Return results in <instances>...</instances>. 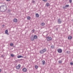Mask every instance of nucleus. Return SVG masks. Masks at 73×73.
<instances>
[{
    "label": "nucleus",
    "instance_id": "nucleus-1",
    "mask_svg": "<svg viewBox=\"0 0 73 73\" xmlns=\"http://www.w3.org/2000/svg\"><path fill=\"white\" fill-rule=\"evenodd\" d=\"M7 6L5 5H2L0 6V11H2L3 12L7 10Z\"/></svg>",
    "mask_w": 73,
    "mask_h": 73
},
{
    "label": "nucleus",
    "instance_id": "nucleus-2",
    "mask_svg": "<svg viewBox=\"0 0 73 73\" xmlns=\"http://www.w3.org/2000/svg\"><path fill=\"white\" fill-rule=\"evenodd\" d=\"M46 51V49L44 48L43 49L40 50L39 52V53H40V54H43L44 53V52Z\"/></svg>",
    "mask_w": 73,
    "mask_h": 73
},
{
    "label": "nucleus",
    "instance_id": "nucleus-3",
    "mask_svg": "<svg viewBox=\"0 0 73 73\" xmlns=\"http://www.w3.org/2000/svg\"><path fill=\"white\" fill-rule=\"evenodd\" d=\"M57 52L59 53H61L62 52V50L61 48L58 49L57 50Z\"/></svg>",
    "mask_w": 73,
    "mask_h": 73
},
{
    "label": "nucleus",
    "instance_id": "nucleus-4",
    "mask_svg": "<svg viewBox=\"0 0 73 73\" xmlns=\"http://www.w3.org/2000/svg\"><path fill=\"white\" fill-rule=\"evenodd\" d=\"M47 40L48 41H52V39L51 37L48 36L47 37Z\"/></svg>",
    "mask_w": 73,
    "mask_h": 73
},
{
    "label": "nucleus",
    "instance_id": "nucleus-5",
    "mask_svg": "<svg viewBox=\"0 0 73 73\" xmlns=\"http://www.w3.org/2000/svg\"><path fill=\"white\" fill-rule=\"evenodd\" d=\"M30 39L31 41H33L34 40H35L34 37L33 36V35H31V37L30 38Z\"/></svg>",
    "mask_w": 73,
    "mask_h": 73
},
{
    "label": "nucleus",
    "instance_id": "nucleus-6",
    "mask_svg": "<svg viewBox=\"0 0 73 73\" xmlns=\"http://www.w3.org/2000/svg\"><path fill=\"white\" fill-rule=\"evenodd\" d=\"M62 22V21L60 19H59L58 20V24H61Z\"/></svg>",
    "mask_w": 73,
    "mask_h": 73
},
{
    "label": "nucleus",
    "instance_id": "nucleus-7",
    "mask_svg": "<svg viewBox=\"0 0 73 73\" xmlns=\"http://www.w3.org/2000/svg\"><path fill=\"white\" fill-rule=\"evenodd\" d=\"M20 67H21V65L20 64H19L18 65L16 66V68L17 69H19L20 68Z\"/></svg>",
    "mask_w": 73,
    "mask_h": 73
},
{
    "label": "nucleus",
    "instance_id": "nucleus-8",
    "mask_svg": "<svg viewBox=\"0 0 73 73\" xmlns=\"http://www.w3.org/2000/svg\"><path fill=\"white\" fill-rule=\"evenodd\" d=\"M68 40H71L72 38V37L70 35L68 36Z\"/></svg>",
    "mask_w": 73,
    "mask_h": 73
},
{
    "label": "nucleus",
    "instance_id": "nucleus-9",
    "mask_svg": "<svg viewBox=\"0 0 73 73\" xmlns=\"http://www.w3.org/2000/svg\"><path fill=\"white\" fill-rule=\"evenodd\" d=\"M17 19H14L13 20L14 23H17Z\"/></svg>",
    "mask_w": 73,
    "mask_h": 73
},
{
    "label": "nucleus",
    "instance_id": "nucleus-10",
    "mask_svg": "<svg viewBox=\"0 0 73 73\" xmlns=\"http://www.w3.org/2000/svg\"><path fill=\"white\" fill-rule=\"evenodd\" d=\"M22 70H23L24 72H25L27 71V69L24 68Z\"/></svg>",
    "mask_w": 73,
    "mask_h": 73
},
{
    "label": "nucleus",
    "instance_id": "nucleus-11",
    "mask_svg": "<svg viewBox=\"0 0 73 73\" xmlns=\"http://www.w3.org/2000/svg\"><path fill=\"white\" fill-rule=\"evenodd\" d=\"M8 32V30H6L5 31V34H6V35H9V34Z\"/></svg>",
    "mask_w": 73,
    "mask_h": 73
},
{
    "label": "nucleus",
    "instance_id": "nucleus-12",
    "mask_svg": "<svg viewBox=\"0 0 73 73\" xmlns=\"http://www.w3.org/2000/svg\"><path fill=\"white\" fill-rule=\"evenodd\" d=\"M24 57L22 56L21 55H19L18 56H17V58H23Z\"/></svg>",
    "mask_w": 73,
    "mask_h": 73
},
{
    "label": "nucleus",
    "instance_id": "nucleus-13",
    "mask_svg": "<svg viewBox=\"0 0 73 73\" xmlns=\"http://www.w3.org/2000/svg\"><path fill=\"white\" fill-rule=\"evenodd\" d=\"M42 65H44V64H45V61H44V60H42Z\"/></svg>",
    "mask_w": 73,
    "mask_h": 73
},
{
    "label": "nucleus",
    "instance_id": "nucleus-14",
    "mask_svg": "<svg viewBox=\"0 0 73 73\" xmlns=\"http://www.w3.org/2000/svg\"><path fill=\"white\" fill-rule=\"evenodd\" d=\"M34 39H36V38H37V36L36 35H35L34 36Z\"/></svg>",
    "mask_w": 73,
    "mask_h": 73
},
{
    "label": "nucleus",
    "instance_id": "nucleus-15",
    "mask_svg": "<svg viewBox=\"0 0 73 73\" xmlns=\"http://www.w3.org/2000/svg\"><path fill=\"white\" fill-rule=\"evenodd\" d=\"M49 5H50L49 3H47L46 4V7H49Z\"/></svg>",
    "mask_w": 73,
    "mask_h": 73
},
{
    "label": "nucleus",
    "instance_id": "nucleus-16",
    "mask_svg": "<svg viewBox=\"0 0 73 73\" xmlns=\"http://www.w3.org/2000/svg\"><path fill=\"white\" fill-rule=\"evenodd\" d=\"M27 19L28 20H31V17L29 16L27 17Z\"/></svg>",
    "mask_w": 73,
    "mask_h": 73
},
{
    "label": "nucleus",
    "instance_id": "nucleus-17",
    "mask_svg": "<svg viewBox=\"0 0 73 73\" xmlns=\"http://www.w3.org/2000/svg\"><path fill=\"white\" fill-rule=\"evenodd\" d=\"M41 25L42 26H44L45 25V23H41Z\"/></svg>",
    "mask_w": 73,
    "mask_h": 73
},
{
    "label": "nucleus",
    "instance_id": "nucleus-18",
    "mask_svg": "<svg viewBox=\"0 0 73 73\" xmlns=\"http://www.w3.org/2000/svg\"><path fill=\"white\" fill-rule=\"evenodd\" d=\"M62 60H59L58 61V62L59 64H61V63H62Z\"/></svg>",
    "mask_w": 73,
    "mask_h": 73
},
{
    "label": "nucleus",
    "instance_id": "nucleus-19",
    "mask_svg": "<svg viewBox=\"0 0 73 73\" xmlns=\"http://www.w3.org/2000/svg\"><path fill=\"white\" fill-rule=\"evenodd\" d=\"M36 17H39V15L37 13L36 14Z\"/></svg>",
    "mask_w": 73,
    "mask_h": 73
},
{
    "label": "nucleus",
    "instance_id": "nucleus-20",
    "mask_svg": "<svg viewBox=\"0 0 73 73\" xmlns=\"http://www.w3.org/2000/svg\"><path fill=\"white\" fill-rule=\"evenodd\" d=\"M10 56H11L12 57H15V55H14L13 54H10Z\"/></svg>",
    "mask_w": 73,
    "mask_h": 73
},
{
    "label": "nucleus",
    "instance_id": "nucleus-21",
    "mask_svg": "<svg viewBox=\"0 0 73 73\" xmlns=\"http://www.w3.org/2000/svg\"><path fill=\"white\" fill-rule=\"evenodd\" d=\"M35 69H37L38 68V66L37 65H35Z\"/></svg>",
    "mask_w": 73,
    "mask_h": 73
},
{
    "label": "nucleus",
    "instance_id": "nucleus-22",
    "mask_svg": "<svg viewBox=\"0 0 73 73\" xmlns=\"http://www.w3.org/2000/svg\"><path fill=\"white\" fill-rule=\"evenodd\" d=\"M54 48V46H51V48H52V49H53Z\"/></svg>",
    "mask_w": 73,
    "mask_h": 73
},
{
    "label": "nucleus",
    "instance_id": "nucleus-23",
    "mask_svg": "<svg viewBox=\"0 0 73 73\" xmlns=\"http://www.w3.org/2000/svg\"><path fill=\"white\" fill-rule=\"evenodd\" d=\"M69 7V5H66L65 6V7Z\"/></svg>",
    "mask_w": 73,
    "mask_h": 73
},
{
    "label": "nucleus",
    "instance_id": "nucleus-24",
    "mask_svg": "<svg viewBox=\"0 0 73 73\" xmlns=\"http://www.w3.org/2000/svg\"><path fill=\"white\" fill-rule=\"evenodd\" d=\"M13 43H11L10 44V46H13Z\"/></svg>",
    "mask_w": 73,
    "mask_h": 73
},
{
    "label": "nucleus",
    "instance_id": "nucleus-25",
    "mask_svg": "<svg viewBox=\"0 0 73 73\" xmlns=\"http://www.w3.org/2000/svg\"><path fill=\"white\" fill-rule=\"evenodd\" d=\"M69 1L70 3H71L72 1V0H69Z\"/></svg>",
    "mask_w": 73,
    "mask_h": 73
},
{
    "label": "nucleus",
    "instance_id": "nucleus-26",
    "mask_svg": "<svg viewBox=\"0 0 73 73\" xmlns=\"http://www.w3.org/2000/svg\"><path fill=\"white\" fill-rule=\"evenodd\" d=\"M70 65H73V62H71V63H70Z\"/></svg>",
    "mask_w": 73,
    "mask_h": 73
},
{
    "label": "nucleus",
    "instance_id": "nucleus-27",
    "mask_svg": "<svg viewBox=\"0 0 73 73\" xmlns=\"http://www.w3.org/2000/svg\"><path fill=\"white\" fill-rule=\"evenodd\" d=\"M43 1H44V2H45L47 1V0H42Z\"/></svg>",
    "mask_w": 73,
    "mask_h": 73
},
{
    "label": "nucleus",
    "instance_id": "nucleus-28",
    "mask_svg": "<svg viewBox=\"0 0 73 73\" xmlns=\"http://www.w3.org/2000/svg\"><path fill=\"white\" fill-rule=\"evenodd\" d=\"M32 3H35V1L34 0H33Z\"/></svg>",
    "mask_w": 73,
    "mask_h": 73
},
{
    "label": "nucleus",
    "instance_id": "nucleus-29",
    "mask_svg": "<svg viewBox=\"0 0 73 73\" xmlns=\"http://www.w3.org/2000/svg\"><path fill=\"white\" fill-rule=\"evenodd\" d=\"M1 57H4V55H2L1 56Z\"/></svg>",
    "mask_w": 73,
    "mask_h": 73
},
{
    "label": "nucleus",
    "instance_id": "nucleus-30",
    "mask_svg": "<svg viewBox=\"0 0 73 73\" xmlns=\"http://www.w3.org/2000/svg\"><path fill=\"white\" fill-rule=\"evenodd\" d=\"M32 31L33 32H35V29H33L32 30Z\"/></svg>",
    "mask_w": 73,
    "mask_h": 73
},
{
    "label": "nucleus",
    "instance_id": "nucleus-31",
    "mask_svg": "<svg viewBox=\"0 0 73 73\" xmlns=\"http://www.w3.org/2000/svg\"><path fill=\"white\" fill-rule=\"evenodd\" d=\"M56 31H58V28H56Z\"/></svg>",
    "mask_w": 73,
    "mask_h": 73
},
{
    "label": "nucleus",
    "instance_id": "nucleus-32",
    "mask_svg": "<svg viewBox=\"0 0 73 73\" xmlns=\"http://www.w3.org/2000/svg\"><path fill=\"white\" fill-rule=\"evenodd\" d=\"M2 27H5V25H2Z\"/></svg>",
    "mask_w": 73,
    "mask_h": 73
},
{
    "label": "nucleus",
    "instance_id": "nucleus-33",
    "mask_svg": "<svg viewBox=\"0 0 73 73\" xmlns=\"http://www.w3.org/2000/svg\"><path fill=\"white\" fill-rule=\"evenodd\" d=\"M6 1H9L10 0H6Z\"/></svg>",
    "mask_w": 73,
    "mask_h": 73
},
{
    "label": "nucleus",
    "instance_id": "nucleus-34",
    "mask_svg": "<svg viewBox=\"0 0 73 73\" xmlns=\"http://www.w3.org/2000/svg\"><path fill=\"white\" fill-rule=\"evenodd\" d=\"M65 8V7H63V9H64V8Z\"/></svg>",
    "mask_w": 73,
    "mask_h": 73
},
{
    "label": "nucleus",
    "instance_id": "nucleus-35",
    "mask_svg": "<svg viewBox=\"0 0 73 73\" xmlns=\"http://www.w3.org/2000/svg\"><path fill=\"white\" fill-rule=\"evenodd\" d=\"M66 53H68V51H66Z\"/></svg>",
    "mask_w": 73,
    "mask_h": 73
},
{
    "label": "nucleus",
    "instance_id": "nucleus-36",
    "mask_svg": "<svg viewBox=\"0 0 73 73\" xmlns=\"http://www.w3.org/2000/svg\"><path fill=\"white\" fill-rule=\"evenodd\" d=\"M1 72V70L0 69V72Z\"/></svg>",
    "mask_w": 73,
    "mask_h": 73
},
{
    "label": "nucleus",
    "instance_id": "nucleus-37",
    "mask_svg": "<svg viewBox=\"0 0 73 73\" xmlns=\"http://www.w3.org/2000/svg\"><path fill=\"white\" fill-rule=\"evenodd\" d=\"M25 58H26V56H25Z\"/></svg>",
    "mask_w": 73,
    "mask_h": 73
},
{
    "label": "nucleus",
    "instance_id": "nucleus-38",
    "mask_svg": "<svg viewBox=\"0 0 73 73\" xmlns=\"http://www.w3.org/2000/svg\"><path fill=\"white\" fill-rule=\"evenodd\" d=\"M23 60V59H20V60Z\"/></svg>",
    "mask_w": 73,
    "mask_h": 73
}]
</instances>
